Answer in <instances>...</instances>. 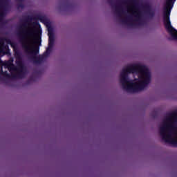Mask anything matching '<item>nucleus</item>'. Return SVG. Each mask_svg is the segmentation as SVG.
<instances>
[{"mask_svg": "<svg viewBox=\"0 0 177 177\" xmlns=\"http://www.w3.org/2000/svg\"><path fill=\"white\" fill-rule=\"evenodd\" d=\"M20 35L24 38L23 46L27 53L38 55V45L41 41V31L32 27L21 29Z\"/></svg>", "mask_w": 177, "mask_h": 177, "instance_id": "2", "label": "nucleus"}, {"mask_svg": "<svg viewBox=\"0 0 177 177\" xmlns=\"http://www.w3.org/2000/svg\"><path fill=\"white\" fill-rule=\"evenodd\" d=\"M151 75L146 66L129 65L120 74V82L128 92H139L150 84Z\"/></svg>", "mask_w": 177, "mask_h": 177, "instance_id": "1", "label": "nucleus"}, {"mask_svg": "<svg viewBox=\"0 0 177 177\" xmlns=\"http://www.w3.org/2000/svg\"><path fill=\"white\" fill-rule=\"evenodd\" d=\"M3 9H2V7L0 6V21H1L3 19Z\"/></svg>", "mask_w": 177, "mask_h": 177, "instance_id": "9", "label": "nucleus"}, {"mask_svg": "<svg viewBox=\"0 0 177 177\" xmlns=\"http://www.w3.org/2000/svg\"><path fill=\"white\" fill-rule=\"evenodd\" d=\"M2 71L3 75H5L6 77H9V75H8L6 73V72H3V71Z\"/></svg>", "mask_w": 177, "mask_h": 177, "instance_id": "10", "label": "nucleus"}, {"mask_svg": "<svg viewBox=\"0 0 177 177\" xmlns=\"http://www.w3.org/2000/svg\"><path fill=\"white\" fill-rule=\"evenodd\" d=\"M8 50V46L3 44V41L0 39V56H3Z\"/></svg>", "mask_w": 177, "mask_h": 177, "instance_id": "8", "label": "nucleus"}, {"mask_svg": "<svg viewBox=\"0 0 177 177\" xmlns=\"http://www.w3.org/2000/svg\"><path fill=\"white\" fill-rule=\"evenodd\" d=\"M127 10L130 15H132L133 17H136V20H140L143 16V12H142V10L133 2H131L128 6Z\"/></svg>", "mask_w": 177, "mask_h": 177, "instance_id": "6", "label": "nucleus"}, {"mask_svg": "<svg viewBox=\"0 0 177 177\" xmlns=\"http://www.w3.org/2000/svg\"><path fill=\"white\" fill-rule=\"evenodd\" d=\"M15 56L16 57V63L19 68H15V65H13V59L1 62L0 64L2 67H4V68H8V71H10L11 73L12 77H19V75L21 74V71H23L21 57H20V54H19V53H15Z\"/></svg>", "mask_w": 177, "mask_h": 177, "instance_id": "4", "label": "nucleus"}, {"mask_svg": "<svg viewBox=\"0 0 177 177\" xmlns=\"http://www.w3.org/2000/svg\"><path fill=\"white\" fill-rule=\"evenodd\" d=\"M177 115H169L160 126V136L163 140L177 147Z\"/></svg>", "mask_w": 177, "mask_h": 177, "instance_id": "3", "label": "nucleus"}, {"mask_svg": "<svg viewBox=\"0 0 177 177\" xmlns=\"http://www.w3.org/2000/svg\"><path fill=\"white\" fill-rule=\"evenodd\" d=\"M48 48H47V52H49L53 46V32H52V28H48Z\"/></svg>", "mask_w": 177, "mask_h": 177, "instance_id": "7", "label": "nucleus"}, {"mask_svg": "<svg viewBox=\"0 0 177 177\" xmlns=\"http://www.w3.org/2000/svg\"><path fill=\"white\" fill-rule=\"evenodd\" d=\"M173 1L174 0H166L164 6L163 19L165 26L167 31L171 34V36L173 38H174V39H177V31H176L175 29L172 28V26L171 25V21L169 20L171 9H172L173 6Z\"/></svg>", "mask_w": 177, "mask_h": 177, "instance_id": "5", "label": "nucleus"}]
</instances>
